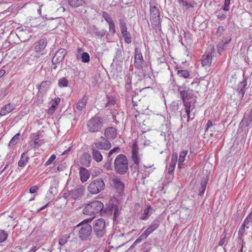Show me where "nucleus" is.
I'll list each match as a JSON object with an SVG mask.
<instances>
[{
	"label": "nucleus",
	"instance_id": "obj_44",
	"mask_svg": "<svg viewBox=\"0 0 252 252\" xmlns=\"http://www.w3.org/2000/svg\"><path fill=\"white\" fill-rule=\"evenodd\" d=\"M245 227L246 226H244V225H241L238 232V239L239 240H241L242 239L245 232Z\"/></svg>",
	"mask_w": 252,
	"mask_h": 252
},
{
	"label": "nucleus",
	"instance_id": "obj_31",
	"mask_svg": "<svg viewBox=\"0 0 252 252\" xmlns=\"http://www.w3.org/2000/svg\"><path fill=\"white\" fill-rule=\"evenodd\" d=\"M188 153V151H183L180 153L179 158L178 160V167L181 168V166L185 161V157Z\"/></svg>",
	"mask_w": 252,
	"mask_h": 252
},
{
	"label": "nucleus",
	"instance_id": "obj_23",
	"mask_svg": "<svg viewBox=\"0 0 252 252\" xmlns=\"http://www.w3.org/2000/svg\"><path fill=\"white\" fill-rule=\"evenodd\" d=\"M47 41L46 39H41L37 43L35 47V51L39 52L42 51L46 46Z\"/></svg>",
	"mask_w": 252,
	"mask_h": 252
},
{
	"label": "nucleus",
	"instance_id": "obj_29",
	"mask_svg": "<svg viewBox=\"0 0 252 252\" xmlns=\"http://www.w3.org/2000/svg\"><path fill=\"white\" fill-rule=\"evenodd\" d=\"M29 159V158L26 156V154L24 153H23L21 155L20 159L18 161V166L20 167L25 166L28 162Z\"/></svg>",
	"mask_w": 252,
	"mask_h": 252
},
{
	"label": "nucleus",
	"instance_id": "obj_15",
	"mask_svg": "<svg viewBox=\"0 0 252 252\" xmlns=\"http://www.w3.org/2000/svg\"><path fill=\"white\" fill-rule=\"evenodd\" d=\"M158 221L155 220L149 227L148 228L142 233V237H147L151 233L155 230L158 227Z\"/></svg>",
	"mask_w": 252,
	"mask_h": 252
},
{
	"label": "nucleus",
	"instance_id": "obj_62",
	"mask_svg": "<svg viewBox=\"0 0 252 252\" xmlns=\"http://www.w3.org/2000/svg\"><path fill=\"white\" fill-rule=\"evenodd\" d=\"M176 165V162L171 161L169 166L172 167H173L175 168Z\"/></svg>",
	"mask_w": 252,
	"mask_h": 252
},
{
	"label": "nucleus",
	"instance_id": "obj_36",
	"mask_svg": "<svg viewBox=\"0 0 252 252\" xmlns=\"http://www.w3.org/2000/svg\"><path fill=\"white\" fill-rule=\"evenodd\" d=\"M20 135V133H18L16 134H15L10 141L9 143V146H13L15 145H16L19 140Z\"/></svg>",
	"mask_w": 252,
	"mask_h": 252
},
{
	"label": "nucleus",
	"instance_id": "obj_24",
	"mask_svg": "<svg viewBox=\"0 0 252 252\" xmlns=\"http://www.w3.org/2000/svg\"><path fill=\"white\" fill-rule=\"evenodd\" d=\"M32 140L35 146H39L41 145L43 143V139H41L42 136L40 134L37 133H32Z\"/></svg>",
	"mask_w": 252,
	"mask_h": 252
},
{
	"label": "nucleus",
	"instance_id": "obj_43",
	"mask_svg": "<svg viewBox=\"0 0 252 252\" xmlns=\"http://www.w3.org/2000/svg\"><path fill=\"white\" fill-rule=\"evenodd\" d=\"M120 28L121 31H124L127 29L126 23L124 19H121L119 20Z\"/></svg>",
	"mask_w": 252,
	"mask_h": 252
},
{
	"label": "nucleus",
	"instance_id": "obj_34",
	"mask_svg": "<svg viewBox=\"0 0 252 252\" xmlns=\"http://www.w3.org/2000/svg\"><path fill=\"white\" fill-rule=\"evenodd\" d=\"M111 211L113 212V219L116 220L119 215V208L117 205L113 204L111 207Z\"/></svg>",
	"mask_w": 252,
	"mask_h": 252
},
{
	"label": "nucleus",
	"instance_id": "obj_22",
	"mask_svg": "<svg viewBox=\"0 0 252 252\" xmlns=\"http://www.w3.org/2000/svg\"><path fill=\"white\" fill-rule=\"evenodd\" d=\"M88 98L86 96H84L82 98V99H80L76 106V108L77 110L80 111L85 108L86 105L87 103Z\"/></svg>",
	"mask_w": 252,
	"mask_h": 252
},
{
	"label": "nucleus",
	"instance_id": "obj_47",
	"mask_svg": "<svg viewBox=\"0 0 252 252\" xmlns=\"http://www.w3.org/2000/svg\"><path fill=\"white\" fill-rule=\"evenodd\" d=\"M251 123V122L248 120L246 118L243 117L242 120L240 122V125L242 126H248Z\"/></svg>",
	"mask_w": 252,
	"mask_h": 252
},
{
	"label": "nucleus",
	"instance_id": "obj_38",
	"mask_svg": "<svg viewBox=\"0 0 252 252\" xmlns=\"http://www.w3.org/2000/svg\"><path fill=\"white\" fill-rule=\"evenodd\" d=\"M177 74L181 77L184 78H188L189 77L190 74L187 70H178L177 71Z\"/></svg>",
	"mask_w": 252,
	"mask_h": 252
},
{
	"label": "nucleus",
	"instance_id": "obj_57",
	"mask_svg": "<svg viewBox=\"0 0 252 252\" xmlns=\"http://www.w3.org/2000/svg\"><path fill=\"white\" fill-rule=\"evenodd\" d=\"M244 117L246 118L248 120H249L251 122L252 121V117L250 116L249 115L245 114L244 116Z\"/></svg>",
	"mask_w": 252,
	"mask_h": 252
},
{
	"label": "nucleus",
	"instance_id": "obj_26",
	"mask_svg": "<svg viewBox=\"0 0 252 252\" xmlns=\"http://www.w3.org/2000/svg\"><path fill=\"white\" fill-rule=\"evenodd\" d=\"M61 99L59 97H56L55 98L54 101L52 103L51 106L48 110V114H53L54 113Z\"/></svg>",
	"mask_w": 252,
	"mask_h": 252
},
{
	"label": "nucleus",
	"instance_id": "obj_46",
	"mask_svg": "<svg viewBox=\"0 0 252 252\" xmlns=\"http://www.w3.org/2000/svg\"><path fill=\"white\" fill-rule=\"evenodd\" d=\"M56 155H52L45 163V166H47L50 165L53 162V161L56 159Z\"/></svg>",
	"mask_w": 252,
	"mask_h": 252
},
{
	"label": "nucleus",
	"instance_id": "obj_54",
	"mask_svg": "<svg viewBox=\"0 0 252 252\" xmlns=\"http://www.w3.org/2000/svg\"><path fill=\"white\" fill-rule=\"evenodd\" d=\"M213 126V123L211 120H208L206 125V129L205 130H208V129L212 127Z\"/></svg>",
	"mask_w": 252,
	"mask_h": 252
},
{
	"label": "nucleus",
	"instance_id": "obj_20",
	"mask_svg": "<svg viewBox=\"0 0 252 252\" xmlns=\"http://www.w3.org/2000/svg\"><path fill=\"white\" fill-rule=\"evenodd\" d=\"M212 59L211 53H208L203 55L201 59L202 66H210L211 64Z\"/></svg>",
	"mask_w": 252,
	"mask_h": 252
},
{
	"label": "nucleus",
	"instance_id": "obj_4",
	"mask_svg": "<svg viewBox=\"0 0 252 252\" xmlns=\"http://www.w3.org/2000/svg\"><path fill=\"white\" fill-rule=\"evenodd\" d=\"M103 121L102 118L95 115L90 119L87 122V128L88 130L93 133L99 131L102 127Z\"/></svg>",
	"mask_w": 252,
	"mask_h": 252
},
{
	"label": "nucleus",
	"instance_id": "obj_63",
	"mask_svg": "<svg viewBox=\"0 0 252 252\" xmlns=\"http://www.w3.org/2000/svg\"><path fill=\"white\" fill-rule=\"evenodd\" d=\"M218 17L221 19H224L226 18V16L224 14H221L218 15Z\"/></svg>",
	"mask_w": 252,
	"mask_h": 252
},
{
	"label": "nucleus",
	"instance_id": "obj_9",
	"mask_svg": "<svg viewBox=\"0 0 252 252\" xmlns=\"http://www.w3.org/2000/svg\"><path fill=\"white\" fill-rule=\"evenodd\" d=\"M120 152V149L118 147L114 148L111 150L107 154V161L104 163V167L108 170H112L113 166L112 164V161L113 159L112 156L115 154H117Z\"/></svg>",
	"mask_w": 252,
	"mask_h": 252
},
{
	"label": "nucleus",
	"instance_id": "obj_32",
	"mask_svg": "<svg viewBox=\"0 0 252 252\" xmlns=\"http://www.w3.org/2000/svg\"><path fill=\"white\" fill-rule=\"evenodd\" d=\"M70 5L72 7H77L83 4V0H68Z\"/></svg>",
	"mask_w": 252,
	"mask_h": 252
},
{
	"label": "nucleus",
	"instance_id": "obj_25",
	"mask_svg": "<svg viewBox=\"0 0 252 252\" xmlns=\"http://www.w3.org/2000/svg\"><path fill=\"white\" fill-rule=\"evenodd\" d=\"M91 159V156L88 153H84L80 158L81 163L84 165L88 166L90 164Z\"/></svg>",
	"mask_w": 252,
	"mask_h": 252
},
{
	"label": "nucleus",
	"instance_id": "obj_28",
	"mask_svg": "<svg viewBox=\"0 0 252 252\" xmlns=\"http://www.w3.org/2000/svg\"><path fill=\"white\" fill-rule=\"evenodd\" d=\"M92 31L95 35L98 38H101L104 36L106 33V31L104 30H99L95 26H93Z\"/></svg>",
	"mask_w": 252,
	"mask_h": 252
},
{
	"label": "nucleus",
	"instance_id": "obj_11",
	"mask_svg": "<svg viewBox=\"0 0 252 252\" xmlns=\"http://www.w3.org/2000/svg\"><path fill=\"white\" fill-rule=\"evenodd\" d=\"M178 91L182 98L183 102L184 101H189V100L193 97L192 91L189 89L187 90L183 86H181L178 88Z\"/></svg>",
	"mask_w": 252,
	"mask_h": 252
},
{
	"label": "nucleus",
	"instance_id": "obj_18",
	"mask_svg": "<svg viewBox=\"0 0 252 252\" xmlns=\"http://www.w3.org/2000/svg\"><path fill=\"white\" fill-rule=\"evenodd\" d=\"M15 109L14 104L8 103L4 105L1 108L0 112V116H4L9 114Z\"/></svg>",
	"mask_w": 252,
	"mask_h": 252
},
{
	"label": "nucleus",
	"instance_id": "obj_64",
	"mask_svg": "<svg viewBox=\"0 0 252 252\" xmlns=\"http://www.w3.org/2000/svg\"><path fill=\"white\" fill-rule=\"evenodd\" d=\"M222 9L224 11H228L229 9V6H226V5L224 4Z\"/></svg>",
	"mask_w": 252,
	"mask_h": 252
},
{
	"label": "nucleus",
	"instance_id": "obj_45",
	"mask_svg": "<svg viewBox=\"0 0 252 252\" xmlns=\"http://www.w3.org/2000/svg\"><path fill=\"white\" fill-rule=\"evenodd\" d=\"M108 24L109 25V32L112 34H114L116 32V30L113 21L111 22H109Z\"/></svg>",
	"mask_w": 252,
	"mask_h": 252
},
{
	"label": "nucleus",
	"instance_id": "obj_12",
	"mask_svg": "<svg viewBox=\"0 0 252 252\" xmlns=\"http://www.w3.org/2000/svg\"><path fill=\"white\" fill-rule=\"evenodd\" d=\"M66 54V51L64 49L61 48L59 49L52 59V62L53 64H56L62 62Z\"/></svg>",
	"mask_w": 252,
	"mask_h": 252
},
{
	"label": "nucleus",
	"instance_id": "obj_41",
	"mask_svg": "<svg viewBox=\"0 0 252 252\" xmlns=\"http://www.w3.org/2000/svg\"><path fill=\"white\" fill-rule=\"evenodd\" d=\"M82 62L83 63H88L90 61V56L87 52H84L81 55Z\"/></svg>",
	"mask_w": 252,
	"mask_h": 252
},
{
	"label": "nucleus",
	"instance_id": "obj_37",
	"mask_svg": "<svg viewBox=\"0 0 252 252\" xmlns=\"http://www.w3.org/2000/svg\"><path fill=\"white\" fill-rule=\"evenodd\" d=\"M152 209L151 207L150 206L147 207L144 210V212L142 215V216L140 217V219L142 220H147L149 215L150 211Z\"/></svg>",
	"mask_w": 252,
	"mask_h": 252
},
{
	"label": "nucleus",
	"instance_id": "obj_60",
	"mask_svg": "<svg viewBox=\"0 0 252 252\" xmlns=\"http://www.w3.org/2000/svg\"><path fill=\"white\" fill-rule=\"evenodd\" d=\"M5 73V71L4 69L0 70V78L4 75Z\"/></svg>",
	"mask_w": 252,
	"mask_h": 252
},
{
	"label": "nucleus",
	"instance_id": "obj_39",
	"mask_svg": "<svg viewBox=\"0 0 252 252\" xmlns=\"http://www.w3.org/2000/svg\"><path fill=\"white\" fill-rule=\"evenodd\" d=\"M207 183V182L206 181H204L201 182L200 188L198 193L199 195L202 196L203 195L206 188Z\"/></svg>",
	"mask_w": 252,
	"mask_h": 252
},
{
	"label": "nucleus",
	"instance_id": "obj_1",
	"mask_svg": "<svg viewBox=\"0 0 252 252\" xmlns=\"http://www.w3.org/2000/svg\"><path fill=\"white\" fill-rule=\"evenodd\" d=\"M114 168L117 173L121 175L126 174L128 169V159L123 154L117 155L114 159Z\"/></svg>",
	"mask_w": 252,
	"mask_h": 252
},
{
	"label": "nucleus",
	"instance_id": "obj_48",
	"mask_svg": "<svg viewBox=\"0 0 252 252\" xmlns=\"http://www.w3.org/2000/svg\"><path fill=\"white\" fill-rule=\"evenodd\" d=\"M179 3L180 5H182L183 6H185L186 8H189L190 6H191V5L189 4V3L185 0H179Z\"/></svg>",
	"mask_w": 252,
	"mask_h": 252
},
{
	"label": "nucleus",
	"instance_id": "obj_6",
	"mask_svg": "<svg viewBox=\"0 0 252 252\" xmlns=\"http://www.w3.org/2000/svg\"><path fill=\"white\" fill-rule=\"evenodd\" d=\"M93 231L97 238H101L106 233L105 222L103 219H99L93 222Z\"/></svg>",
	"mask_w": 252,
	"mask_h": 252
},
{
	"label": "nucleus",
	"instance_id": "obj_58",
	"mask_svg": "<svg viewBox=\"0 0 252 252\" xmlns=\"http://www.w3.org/2000/svg\"><path fill=\"white\" fill-rule=\"evenodd\" d=\"M230 41H231L230 38L224 39L222 40V42L224 44H226L228 43Z\"/></svg>",
	"mask_w": 252,
	"mask_h": 252
},
{
	"label": "nucleus",
	"instance_id": "obj_16",
	"mask_svg": "<svg viewBox=\"0 0 252 252\" xmlns=\"http://www.w3.org/2000/svg\"><path fill=\"white\" fill-rule=\"evenodd\" d=\"M104 135L106 139H113L115 138L117 135L116 129L113 127L107 128L104 132Z\"/></svg>",
	"mask_w": 252,
	"mask_h": 252
},
{
	"label": "nucleus",
	"instance_id": "obj_5",
	"mask_svg": "<svg viewBox=\"0 0 252 252\" xmlns=\"http://www.w3.org/2000/svg\"><path fill=\"white\" fill-rule=\"evenodd\" d=\"M149 4L151 23L155 27H158L160 23V16L159 9L155 5L154 1H150Z\"/></svg>",
	"mask_w": 252,
	"mask_h": 252
},
{
	"label": "nucleus",
	"instance_id": "obj_14",
	"mask_svg": "<svg viewBox=\"0 0 252 252\" xmlns=\"http://www.w3.org/2000/svg\"><path fill=\"white\" fill-rule=\"evenodd\" d=\"M91 150L92 151V154L93 159L97 162H100L102 160L103 156L99 151L100 150L95 148L91 146Z\"/></svg>",
	"mask_w": 252,
	"mask_h": 252
},
{
	"label": "nucleus",
	"instance_id": "obj_50",
	"mask_svg": "<svg viewBox=\"0 0 252 252\" xmlns=\"http://www.w3.org/2000/svg\"><path fill=\"white\" fill-rule=\"evenodd\" d=\"M147 237H142V234L133 243L131 247H133L134 245H136L138 243H140L143 240H144Z\"/></svg>",
	"mask_w": 252,
	"mask_h": 252
},
{
	"label": "nucleus",
	"instance_id": "obj_21",
	"mask_svg": "<svg viewBox=\"0 0 252 252\" xmlns=\"http://www.w3.org/2000/svg\"><path fill=\"white\" fill-rule=\"evenodd\" d=\"M113 183L114 184V187L116 188L117 192L119 193H121L124 189V184L121 181L120 179L118 178H115L113 180Z\"/></svg>",
	"mask_w": 252,
	"mask_h": 252
},
{
	"label": "nucleus",
	"instance_id": "obj_17",
	"mask_svg": "<svg viewBox=\"0 0 252 252\" xmlns=\"http://www.w3.org/2000/svg\"><path fill=\"white\" fill-rule=\"evenodd\" d=\"M183 102L185 107V112L187 114V122H189L190 120V112L193 109L194 106L191 105V102L190 101H184V102Z\"/></svg>",
	"mask_w": 252,
	"mask_h": 252
},
{
	"label": "nucleus",
	"instance_id": "obj_42",
	"mask_svg": "<svg viewBox=\"0 0 252 252\" xmlns=\"http://www.w3.org/2000/svg\"><path fill=\"white\" fill-rule=\"evenodd\" d=\"M102 16L108 23L113 21L112 18L107 12H103L102 13Z\"/></svg>",
	"mask_w": 252,
	"mask_h": 252
},
{
	"label": "nucleus",
	"instance_id": "obj_59",
	"mask_svg": "<svg viewBox=\"0 0 252 252\" xmlns=\"http://www.w3.org/2000/svg\"><path fill=\"white\" fill-rule=\"evenodd\" d=\"M71 147H69L66 150H65L64 152H63V153L62 154V155H64L67 154L71 150Z\"/></svg>",
	"mask_w": 252,
	"mask_h": 252
},
{
	"label": "nucleus",
	"instance_id": "obj_49",
	"mask_svg": "<svg viewBox=\"0 0 252 252\" xmlns=\"http://www.w3.org/2000/svg\"><path fill=\"white\" fill-rule=\"evenodd\" d=\"M138 71H137V75L140 77V78H144L146 76V73L145 71H144L143 68L141 69H137Z\"/></svg>",
	"mask_w": 252,
	"mask_h": 252
},
{
	"label": "nucleus",
	"instance_id": "obj_33",
	"mask_svg": "<svg viewBox=\"0 0 252 252\" xmlns=\"http://www.w3.org/2000/svg\"><path fill=\"white\" fill-rule=\"evenodd\" d=\"M70 237V236L69 234H65L62 236L59 239V245L61 246L64 245L67 243Z\"/></svg>",
	"mask_w": 252,
	"mask_h": 252
},
{
	"label": "nucleus",
	"instance_id": "obj_10",
	"mask_svg": "<svg viewBox=\"0 0 252 252\" xmlns=\"http://www.w3.org/2000/svg\"><path fill=\"white\" fill-rule=\"evenodd\" d=\"M134 52V66L137 69H141L143 68L144 60L141 50L136 48Z\"/></svg>",
	"mask_w": 252,
	"mask_h": 252
},
{
	"label": "nucleus",
	"instance_id": "obj_51",
	"mask_svg": "<svg viewBox=\"0 0 252 252\" xmlns=\"http://www.w3.org/2000/svg\"><path fill=\"white\" fill-rule=\"evenodd\" d=\"M7 92L5 89H1L0 90V100L4 98L6 95Z\"/></svg>",
	"mask_w": 252,
	"mask_h": 252
},
{
	"label": "nucleus",
	"instance_id": "obj_19",
	"mask_svg": "<svg viewBox=\"0 0 252 252\" xmlns=\"http://www.w3.org/2000/svg\"><path fill=\"white\" fill-rule=\"evenodd\" d=\"M79 174L81 181L83 183L86 182L90 176L89 171L85 168L82 167L80 168Z\"/></svg>",
	"mask_w": 252,
	"mask_h": 252
},
{
	"label": "nucleus",
	"instance_id": "obj_7",
	"mask_svg": "<svg viewBox=\"0 0 252 252\" xmlns=\"http://www.w3.org/2000/svg\"><path fill=\"white\" fill-rule=\"evenodd\" d=\"M105 188L104 183L102 179H97L92 181L88 186V190L91 194H97Z\"/></svg>",
	"mask_w": 252,
	"mask_h": 252
},
{
	"label": "nucleus",
	"instance_id": "obj_13",
	"mask_svg": "<svg viewBox=\"0 0 252 252\" xmlns=\"http://www.w3.org/2000/svg\"><path fill=\"white\" fill-rule=\"evenodd\" d=\"M131 153L133 161L136 165H138L140 162V158L138 156V148L136 142L132 144Z\"/></svg>",
	"mask_w": 252,
	"mask_h": 252
},
{
	"label": "nucleus",
	"instance_id": "obj_40",
	"mask_svg": "<svg viewBox=\"0 0 252 252\" xmlns=\"http://www.w3.org/2000/svg\"><path fill=\"white\" fill-rule=\"evenodd\" d=\"M8 237L7 233L2 230H0V243L5 241Z\"/></svg>",
	"mask_w": 252,
	"mask_h": 252
},
{
	"label": "nucleus",
	"instance_id": "obj_53",
	"mask_svg": "<svg viewBox=\"0 0 252 252\" xmlns=\"http://www.w3.org/2000/svg\"><path fill=\"white\" fill-rule=\"evenodd\" d=\"M51 85V82L49 81H42L41 83V86L45 88Z\"/></svg>",
	"mask_w": 252,
	"mask_h": 252
},
{
	"label": "nucleus",
	"instance_id": "obj_56",
	"mask_svg": "<svg viewBox=\"0 0 252 252\" xmlns=\"http://www.w3.org/2000/svg\"><path fill=\"white\" fill-rule=\"evenodd\" d=\"M174 171V168L169 166L168 169V172L170 174H172Z\"/></svg>",
	"mask_w": 252,
	"mask_h": 252
},
{
	"label": "nucleus",
	"instance_id": "obj_30",
	"mask_svg": "<svg viewBox=\"0 0 252 252\" xmlns=\"http://www.w3.org/2000/svg\"><path fill=\"white\" fill-rule=\"evenodd\" d=\"M122 34L124 38L125 41L128 44L131 42V37L130 33L127 32V29L121 31Z\"/></svg>",
	"mask_w": 252,
	"mask_h": 252
},
{
	"label": "nucleus",
	"instance_id": "obj_8",
	"mask_svg": "<svg viewBox=\"0 0 252 252\" xmlns=\"http://www.w3.org/2000/svg\"><path fill=\"white\" fill-rule=\"evenodd\" d=\"M99 150L107 151L111 148V144L108 140L101 136L99 140L95 141L91 145Z\"/></svg>",
	"mask_w": 252,
	"mask_h": 252
},
{
	"label": "nucleus",
	"instance_id": "obj_3",
	"mask_svg": "<svg viewBox=\"0 0 252 252\" xmlns=\"http://www.w3.org/2000/svg\"><path fill=\"white\" fill-rule=\"evenodd\" d=\"M93 219L94 217L85 219L77 225L80 226L79 236L82 240L86 241L90 238L92 232V227L88 222H91Z\"/></svg>",
	"mask_w": 252,
	"mask_h": 252
},
{
	"label": "nucleus",
	"instance_id": "obj_55",
	"mask_svg": "<svg viewBox=\"0 0 252 252\" xmlns=\"http://www.w3.org/2000/svg\"><path fill=\"white\" fill-rule=\"evenodd\" d=\"M250 221V218L249 217V216H248L247 217V218L244 221V222L242 225H244V226H246V225L249 224Z\"/></svg>",
	"mask_w": 252,
	"mask_h": 252
},
{
	"label": "nucleus",
	"instance_id": "obj_61",
	"mask_svg": "<svg viewBox=\"0 0 252 252\" xmlns=\"http://www.w3.org/2000/svg\"><path fill=\"white\" fill-rule=\"evenodd\" d=\"M49 203H47L46 205H45L44 206H43L42 207L40 208L38 210V212H39L40 211H41L42 210H44L45 208H46L48 205Z\"/></svg>",
	"mask_w": 252,
	"mask_h": 252
},
{
	"label": "nucleus",
	"instance_id": "obj_52",
	"mask_svg": "<svg viewBox=\"0 0 252 252\" xmlns=\"http://www.w3.org/2000/svg\"><path fill=\"white\" fill-rule=\"evenodd\" d=\"M38 189V188L37 186H32V187L30 189V192L31 193H35L37 192V190Z\"/></svg>",
	"mask_w": 252,
	"mask_h": 252
},
{
	"label": "nucleus",
	"instance_id": "obj_2",
	"mask_svg": "<svg viewBox=\"0 0 252 252\" xmlns=\"http://www.w3.org/2000/svg\"><path fill=\"white\" fill-rule=\"evenodd\" d=\"M104 208L103 204L98 200H94L86 205L83 210L84 215L94 217L95 215L100 213Z\"/></svg>",
	"mask_w": 252,
	"mask_h": 252
},
{
	"label": "nucleus",
	"instance_id": "obj_27",
	"mask_svg": "<svg viewBox=\"0 0 252 252\" xmlns=\"http://www.w3.org/2000/svg\"><path fill=\"white\" fill-rule=\"evenodd\" d=\"M247 85V78H245L244 80L242 81H241L239 84V87L240 88L239 94L241 95V98H243L244 95L245 93V89Z\"/></svg>",
	"mask_w": 252,
	"mask_h": 252
},
{
	"label": "nucleus",
	"instance_id": "obj_35",
	"mask_svg": "<svg viewBox=\"0 0 252 252\" xmlns=\"http://www.w3.org/2000/svg\"><path fill=\"white\" fill-rule=\"evenodd\" d=\"M68 85V81L65 77L62 78L58 81V86L60 88L66 87H67Z\"/></svg>",
	"mask_w": 252,
	"mask_h": 252
}]
</instances>
